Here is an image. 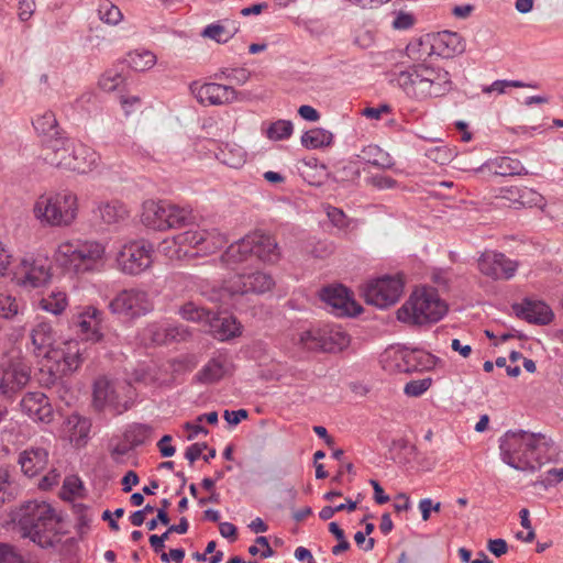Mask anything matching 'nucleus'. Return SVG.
Listing matches in <instances>:
<instances>
[{
  "label": "nucleus",
  "mask_w": 563,
  "mask_h": 563,
  "mask_svg": "<svg viewBox=\"0 0 563 563\" xmlns=\"http://www.w3.org/2000/svg\"><path fill=\"white\" fill-rule=\"evenodd\" d=\"M551 443L542 433L507 431L499 439L500 457L518 471L536 472L551 460Z\"/></svg>",
  "instance_id": "f257e3e1"
},
{
  "label": "nucleus",
  "mask_w": 563,
  "mask_h": 563,
  "mask_svg": "<svg viewBox=\"0 0 563 563\" xmlns=\"http://www.w3.org/2000/svg\"><path fill=\"white\" fill-rule=\"evenodd\" d=\"M390 82L396 84L409 99L420 102L443 97L452 89L451 75L448 70L424 63L412 64L404 70L394 71Z\"/></svg>",
  "instance_id": "f03ea898"
},
{
  "label": "nucleus",
  "mask_w": 563,
  "mask_h": 563,
  "mask_svg": "<svg viewBox=\"0 0 563 563\" xmlns=\"http://www.w3.org/2000/svg\"><path fill=\"white\" fill-rule=\"evenodd\" d=\"M22 536L42 548L52 547L58 530L59 519L46 501H27L13 516Z\"/></svg>",
  "instance_id": "7ed1b4c3"
},
{
  "label": "nucleus",
  "mask_w": 563,
  "mask_h": 563,
  "mask_svg": "<svg viewBox=\"0 0 563 563\" xmlns=\"http://www.w3.org/2000/svg\"><path fill=\"white\" fill-rule=\"evenodd\" d=\"M141 382V374L134 371L131 378L112 379L106 375L95 379L92 385V406L97 411L121 415L128 411L137 396L135 384Z\"/></svg>",
  "instance_id": "20e7f679"
},
{
  "label": "nucleus",
  "mask_w": 563,
  "mask_h": 563,
  "mask_svg": "<svg viewBox=\"0 0 563 563\" xmlns=\"http://www.w3.org/2000/svg\"><path fill=\"white\" fill-rule=\"evenodd\" d=\"M106 247L95 240L73 239L58 244L54 258L65 271L79 275L98 272L104 264Z\"/></svg>",
  "instance_id": "39448f33"
},
{
  "label": "nucleus",
  "mask_w": 563,
  "mask_h": 563,
  "mask_svg": "<svg viewBox=\"0 0 563 563\" xmlns=\"http://www.w3.org/2000/svg\"><path fill=\"white\" fill-rule=\"evenodd\" d=\"M78 199L70 190L41 194L33 205V216L42 227H69L77 218Z\"/></svg>",
  "instance_id": "423d86ee"
},
{
  "label": "nucleus",
  "mask_w": 563,
  "mask_h": 563,
  "mask_svg": "<svg viewBox=\"0 0 563 563\" xmlns=\"http://www.w3.org/2000/svg\"><path fill=\"white\" fill-rule=\"evenodd\" d=\"M448 312V305L440 299L433 288H423L415 290L408 300L398 309L397 318L399 321L423 325L437 323Z\"/></svg>",
  "instance_id": "0eeeda50"
},
{
  "label": "nucleus",
  "mask_w": 563,
  "mask_h": 563,
  "mask_svg": "<svg viewBox=\"0 0 563 563\" xmlns=\"http://www.w3.org/2000/svg\"><path fill=\"white\" fill-rule=\"evenodd\" d=\"M274 284L273 277L265 272L255 271L252 273H242L224 282V285L220 289H213L209 299L212 301H222L224 298L234 295H260L269 291Z\"/></svg>",
  "instance_id": "6e6552de"
},
{
  "label": "nucleus",
  "mask_w": 563,
  "mask_h": 563,
  "mask_svg": "<svg viewBox=\"0 0 563 563\" xmlns=\"http://www.w3.org/2000/svg\"><path fill=\"white\" fill-rule=\"evenodd\" d=\"M190 220V212L167 201L148 200L143 202V225L165 231L181 228Z\"/></svg>",
  "instance_id": "1a4fd4ad"
},
{
  "label": "nucleus",
  "mask_w": 563,
  "mask_h": 563,
  "mask_svg": "<svg viewBox=\"0 0 563 563\" xmlns=\"http://www.w3.org/2000/svg\"><path fill=\"white\" fill-rule=\"evenodd\" d=\"M404 292V280L400 277L384 276L368 283L363 296L368 305L386 308L395 305Z\"/></svg>",
  "instance_id": "9d476101"
},
{
  "label": "nucleus",
  "mask_w": 563,
  "mask_h": 563,
  "mask_svg": "<svg viewBox=\"0 0 563 563\" xmlns=\"http://www.w3.org/2000/svg\"><path fill=\"white\" fill-rule=\"evenodd\" d=\"M18 285L25 288H38L51 278V267L47 258L27 254L23 256L13 271Z\"/></svg>",
  "instance_id": "9b49d317"
},
{
  "label": "nucleus",
  "mask_w": 563,
  "mask_h": 563,
  "mask_svg": "<svg viewBox=\"0 0 563 563\" xmlns=\"http://www.w3.org/2000/svg\"><path fill=\"white\" fill-rule=\"evenodd\" d=\"M31 367L22 360H9L0 368V394L11 400L26 387Z\"/></svg>",
  "instance_id": "f8f14e48"
},
{
  "label": "nucleus",
  "mask_w": 563,
  "mask_h": 563,
  "mask_svg": "<svg viewBox=\"0 0 563 563\" xmlns=\"http://www.w3.org/2000/svg\"><path fill=\"white\" fill-rule=\"evenodd\" d=\"M47 162L56 167L65 168L78 174L91 172L99 162V155L96 151L85 144L73 143V147L66 155L60 157H48Z\"/></svg>",
  "instance_id": "ddd939ff"
},
{
  "label": "nucleus",
  "mask_w": 563,
  "mask_h": 563,
  "mask_svg": "<svg viewBox=\"0 0 563 563\" xmlns=\"http://www.w3.org/2000/svg\"><path fill=\"white\" fill-rule=\"evenodd\" d=\"M479 272L494 280H508L518 269V263L507 257L504 253L485 251L478 257Z\"/></svg>",
  "instance_id": "4468645a"
},
{
  "label": "nucleus",
  "mask_w": 563,
  "mask_h": 563,
  "mask_svg": "<svg viewBox=\"0 0 563 563\" xmlns=\"http://www.w3.org/2000/svg\"><path fill=\"white\" fill-rule=\"evenodd\" d=\"M70 323L81 340L96 343L103 338L102 312L92 306H87L76 312Z\"/></svg>",
  "instance_id": "2eb2a0df"
},
{
  "label": "nucleus",
  "mask_w": 563,
  "mask_h": 563,
  "mask_svg": "<svg viewBox=\"0 0 563 563\" xmlns=\"http://www.w3.org/2000/svg\"><path fill=\"white\" fill-rule=\"evenodd\" d=\"M320 299L330 306L332 312L339 317L356 316L362 311L361 306L343 285L323 287L320 291Z\"/></svg>",
  "instance_id": "dca6fc26"
},
{
  "label": "nucleus",
  "mask_w": 563,
  "mask_h": 563,
  "mask_svg": "<svg viewBox=\"0 0 563 563\" xmlns=\"http://www.w3.org/2000/svg\"><path fill=\"white\" fill-rule=\"evenodd\" d=\"M23 415L35 423L48 424L54 420V409L49 398L42 391H27L20 400Z\"/></svg>",
  "instance_id": "f3484780"
},
{
  "label": "nucleus",
  "mask_w": 563,
  "mask_h": 563,
  "mask_svg": "<svg viewBox=\"0 0 563 563\" xmlns=\"http://www.w3.org/2000/svg\"><path fill=\"white\" fill-rule=\"evenodd\" d=\"M191 92L201 104L221 106L232 103L239 100V92L231 86L217 82H207L198 85L194 82L190 86Z\"/></svg>",
  "instance_id": "a211bd4d"
},
{
  "label": "nucleus",
  "mask_w": 563,
  "mask_h": 563,
  "mask_svg": "<svg viewBox=\"0 0 563 563\" xmlns=\"http://www.w3.org/2000/svg\"><path fill=\"white\" fill-rule=\"evenodd\" d=\"M179 244H187L205 253H212L221 249L227 240L217 230H190L177 236Z\"/></svg>",
  "instance_id": "6ab92c4d"
},
{
  "label": "nucleus",
  "mask_w": 563,
  "mask_h": 563,
  "mask_svg": "<svg viewBox=\"0 0 563 563\" xmlns=\"http://www.w3.org/2000/svg\"><path fill=\"white\" fill-rule=\"evenodd\" d=\"M109 308L123 322H131L141 314V292L137 289H125L113 298Z\"/></svg>",
  "instance_id": "aec40b11"
},
{
  "label": "nucleus",
  "mask_w": 563,
  "mask_h": 563,
  "mask_svg": "<svg viewBox=\"0 0 563 563\" xmlns=\"http://www.w3.org/2000/svg\"><path fill=\"white\" fill-rule=\"evenodd\" d=\"M141 58L140 53H131L129 56L115 65L113 68L108 69L103 73L99 79V87L106 91L111 92L118 89L121 85L126 86V75L124 74L125 68H130L135 75H137V60Z\"/></svg>",
  "instance_id": "412c9836"
},
{
  "label": "nucleus",
  "mask_w": 563,
  "mask_h": 563,
  "mask_svg": "<svg viewBox=\"0 0 563 563\" xmlns=\"http://www.w3.org/2000/svg\"><path fill=\"white\" fill-rule=\"evenodd\" d=\"M515 314L529 323L548 324L553 319L550 307L540 300L525 298L520 303L511 306Z\"/></svg>",
  "instance_id": "4be33fe9"
},
{
  "label": "nucleus",
  "mask_w": 563,
  "mask_h": 563,
  "mask_svg": "<svg viewBox=\"0 0 563 563\" xmlns=\"http://www.w3.org/2000/svg\"><path fill=\"white\" fill-rule=\"evenodd\" d=\"M254 240V244L251 245L253 256L257 257L262 262L276 263L280 258V249L276 239L264 231L256 230L247 234V240L251 242Z\"/></svg>",
  "instance_id": "5701e85b"
},
{
  "label": "nucleus",
  "mask_w": 563,
  "mask_h": 563,
  "mask_svg": "<svg viewBox=\"0 0 563 563\" xmlns=\"http://www.w3.org/2000/svg\"><path fill=\"white\" fill-rule=\"evenodd\" d=\"M33 353L37 357L49 360L56 347L55 333L49 322L38 321L30 333Z\"/></svg>",
  "instance_id": "b1692460"
},
{
  "label": "nucleus",
  "mask_w": 563,
  "mask_h": 563,
  "mask_svg": "<svg viewBox=\"0 0 563 563\" xmlns=\"http://www.w3.org/2000/svg\"><path fill=\"white\" fill-rule=\"evenodd\" d=\"M430 49L443 58H451L464 52V43L459 33L442 31L432 36Z\"/></svg>",
  "instance_id": "393cba45"
},
{
  "label": "nucleus",
  "mask_w": 563,
  "mask_h": 563,
  "mask_svg": "<svg viewBox=\"0 0 563 563\" xmlns=\"http://www.w3.org/2000/svg\"><path fill=\"white\" fill-rule=\"evenodd\" d=\"M120 271L128 275H137L141 272V242L130 240L125 242L117 255Z\"/></svg>",
  "instance_id": "a878e982"
},
{
  "label": "nucleus",
  "mask_w": 563,
  "mask_h": 563,
  "mask_svg": "<svg viewBox=\"0 0 563 563\" xmlns=\"http://www.w3.org/2000/svg\"><path fill=\"white\" fill-rule=\"evenodd\" d=\"M48 462V452L44 448H29L19 454L18 463L27 477L36 476Z\"/></svg>",
  "instance_id": "bb28decb"
},
{
  "label": "nucleus",
  "mask_w": 563,
  "mask_h": 563,
  "mask_svg": "<svg viewBox=\"0 0 563 563\" xmlns=\"http://www.w3.org/2000/svg\"><path fill=\"white\" fill-rule=\"evenodd\" d=\"M49 360L60 363L66 374L75 372L82 363V352L77 341H69L63 349H55Z\"/></svg>",
  "instance_id": "cd10ccee"
},
{
  "label": "nucleus",
  "mask_w": 563,
  "mask_h": 563,
  "mask_svg": "<svg viewBox=\"0 0 563 563\" xmlns=\"http://www.w3.org/2000/svg\"><path fill=\"white\" fill-rule=\"evenodd\" d=\"M402 363L398 367L406 373L428 369L433 365V356L420 350L401 349L398 351Z\"/></svg>",
  "instance_id": "c85d7f7f"
},
{
  "label": "nucleus",
  "mask_w": 563,
  "mask_h": 563,
  "mask_svg": "<svg viewBox=\"0 0 563 563\" xmlns=\"http://www.w3.org/2000/svg\"><path fill=\"white\" fill-rule=\"evenodd\" d=\"M91 423L87 418L78 413L69 415L63 424V432L69 441L79 446L86 442L90 431Z\"/></svg>",
  "instance_id": "c756f323"
},
{
  "label": "nucleus",
  "mask_w": 563,
  "mask_h": 563,
  "mask_svg": "<svg viewBox=\"0 0 563 563\" xmlns=\"http://www.w3.org/2000/svg\"><path fill=\"white\" fill-rule=\"evenodd\" d=\"M210 331L220 341H227L241 334V325L233 316L210 314Z\"/></svg>",
  "instance_id": "7c9ffc66"
},
{
  "label": "nucleus",
  "mask_w": 563,
  "mask_h": 563,
  "mask_svg": "<svg viewBox=\"0 0 563 563\" xmlns=\"http://www.w3.org/2000/svg\"><path fill=\"white\" fill-rule=\"evenodd\" d=\"M254 243L253 239L250 242L247 235H245L238 242L232 243L221 255L220 261L229 268H233L234 265L246 262L249 258L253 257L251 245Z\"/></svg>",
  "instance_id": "2f4dec72"
},
{
  "label": "nucleus",
  "mask_w": 563,
  "mask_h": 563,
  "mask_svg": "<svg viewBox=\"0 0 563 563\" xmlns=\"http://www.w3.org/2000/svg\"><path fill=\"white\" fill-rule=\"evenodd\" d=\"M322 331V352H340L350 344V335L338 325H324Z\"/></svg>",
  "instance_id": "473e14b6"
},
{
  "label": "nucleus",
  "mask_w": 563,
  "mask_h": 563,
  "mask_svg": "<svg viewBox=\"0 0 563 563\" xmlns=\"http://www.w3.org/2000/svg\"><path fill=\"white\" fill-rule=\"evenodd\" d=\"M95 216L106 224H117L126 218L128 210L119 200L101 201L95 210Z\"/></svg>",
  "instance_id": "72a5a7b5"
},
{
  "label": "nucleus",
  "mask_w": 563,
  "mask_h": 563,
  "mask_svg": "<svg viewBox=\"0 0 563 563\" xmlns=\"http://www.w3.org/2000/svg\"><path fill=\"white\" fill-rule=\"evenodd\" d=\"M228 373V362L224 357L211 358L198 373L197 379L202 384H213L223 378Z\"/></svg>",
  "instance_id": "f704fd0d"
},
{
  "label": "nucleus",
  "mask_w": 563,
  "mask_h": 563,
  "mask_svg": "<svg viewBox=\"0 0 563 563\" xmlns=\"http://www.w3.org/2000/svg\"><path fill=\"white\" fill-rule=\"evenodd\" d=\"M66 375L60 367V363L54 360H47L40 368L37 380L42 387L53 388L63 385V376Z\"/></svg>",
  "instance_id": "c9c22d12"
},
{
  "label": "nucleus",
  "mask_w": 563,
  "mask_h": 563,
  "mask_svg": "<svg viewBox=\"0 0 563 563\" xmlns=\"http://www.w3.org/2000/svg\"><path fill=\"white\" fill-rule=\"evenodd\" d=\"M358 157L367 164L379 167L382 169L391 168L394 163L391 162L388 153L384 152L377 145L364 146Z\"/></svg>",
  "instance_id": "e433bc0d"
},
{
  "label": "nucleus",
  "mask_w": 563,
  "mask_h": 563,
  "mask_svg": "<svg viewBox=\"0 0 563 563\" xmlns=\"http://www.w3.org/2000/svg\"><path fill=\"white\" fill-rule=\"evenodd\" d=\"M42 142L45 147L51 151L45 155L46 162L48 157H60L62 155H66L70 151V147H73L74 143L62 132V130H59L58 135H48L43 139Z\"/></svg>",
  "instance_id": "4c0bfd02"
},
{
  "label": "nucleus",
  "mask_w": 563,
  "mask_h": 563,
  "mask_svg": "<svg viewBox=\"0 0 563 563\" xmlns=\"http://www.w3.org/2000/svg\"><path fill=\"white\" fill-rule=\"evenodd\" d=\"M333 135L330 131L314 128L305 132L301 136V143L306 148H320L332 143Z\"/></svg>",
  "instance_id": "58836bf2"
},
{
  "label": "nucleus",
  "mask_w": 563,
  "mask_h": 563,
  "mask_svg": "<svg viewBox=\"0 0 563 563\" xmlns=\"http://www.w3.org/2000/svg\"><path fill=\"white\" fill-rule=\"evenodd\" d=\"M32 123L42 140L48 135L59 134L60 129L52 111H46L44 114L36 117Z\"/></svg>",
  "instance_id": "ea45409f"
},
{
  "label": "nucleus",
  "mask_w": 563,
  "mask_h": 563,
  "mask_svg": "<svg viewBox=\"0 0 563 563\" xmlns=\"http://www.w3.org/2000/svg\"><path fill=\"white\" fill-rule=\"evenodd\" d=\"M38 306L44 311L58 316L65 310L67 306V298L64 292H52L47 297L42 298Z\"/></svg>",
  "instance_id": "a19ab883"
},
{
  "label": "nucleus",
  "mask_w": 563,
  "mask_h": 563,
  "mask_svg": "<svg viewBox=\"0 0 563 563\" xmlns=\"http://www.w3.org/2000/svg\"><path fill=\"white\" fill-rule=\"evenodd\" d=\"M236 31H238V29L235 26H233L232 29H229L223 24L213 23V24L207 25L203 29L201 35L203 37L214 40L217 43H225L231 37H233V35L235 34Z\"/></svg>",
  "instance_id": "79ce46f5"
},
{
  "label": "nucleus",
  "mask_w": 563,
  "mask_h": 563,
  "mask_svg": "<svg viewBox=\"0 0 563 563\" xmlns=\"http://www.w3.org/2000/svg\"><path fill=\"white\" fill-rule=\"evenodd\" d=\"M294 125L289 120H277L273 122L266 130L267 139L272 141L287 140L291 136Z\"/></svg>",
  "instance_id": "37998d69"
},
{
  "label": "nucleus",
  "mask_w": 563,
  "mask_h": 563,
  "mask_svg": "<svg viewBox=\"0 0 563 563\" xmlns=\"http://www.w3.org/2000/svg\"><path fill=\"white\" fill-rule=\"evenodd\" d=\"M179 314L183 319L192 322H201L210 320L211 312L205 308L198 307L196 303L189 301L179 308Z\"/></svg>",
  "instance_id": "c03bdc74"
},
{
  "label": "nucleus",
  "mask_w": 563,
  "mask_h": 563,
  "mask_svg": "<svg viewBox=\"0 0 563 563\" xmlns=\"http://www.w3.org/2000/svg\"><path fill=\"white\" fill-rule=\"evenodd\" d=\"M323 339L322 328H312L300 334V343L309 351H322Z\"/></svg>",
  "instance_id": "a18cd8bd"
},
{
  "label": "nucleus",
  "mask_w": 563,
  "mask_h": 563,
  "mask_svg": "<svg viewBox=\"0 0 563 563\" xmlns=\"http://www.w3.org/2000/svg\"><path fill=\"white\" fill-rule=\"evenodd\" d=\"M98 15L104 23L115 25L122 19L120 9L108 0H103L99 3Z\"/></svg>",
  "instance_id": "49530a36"
},
{
  "label": "nucleus",
  "mask_w": 563,
  "mask_h": 563,
  "mask_svg": "<svg viewBox=\"0 0 563 563\" xmlns=\"http://www.w3.org/2000/svg\"><path fill=\"white\" fill-rule=\"evenodd\" d=\"M21 312V303L16 298L0 294V319L11 320Z\"/></svg>",
  "instance_id": "de8ad7c7"
},
{
  "label": "nucleus",
  "mask_w": 563,
  "mask_h": 563,
  "mask_svg": "<svg viewBox=\"0 0 563 563\" xmlns=\"http://www.w3.org/2000/svg\"><path fill=\"white\" fill-rule=\"evenodd\" d=\"M108 42L106 37V29L101 25L91 26L88 34L84 38L85 46L91 48H100L103 43Z\"/></svg>",
  "instance_id": "09e8293b"
},
{
  "label": "nucleus",
  "mask_w": 563,
  "mask_h": 563,
  "mask_svg": "<svg viewBox=\"0 0 563 563\" xmlns=\"http://www.w3.org/2000/svg\"><path fill=\"white\" fill-rule=\"evenodd\" d=\"M514 87V88H523V87H530V88H537L536 85L531 84H525L520 80H496L490 86H486L483 88L484 93H490L493 91H497L498 93H504L506 91V88Z\"/></svg>",
  "instance_id": "8fccbe9b"
},
{
  "label": "nucleus",
  "mask_w": 563,
  "mask_h": 563,
  "mask_svg": "<svg viewBox=\"0 0 563 563\" xmlns=\"http://www.w3.org/2000/svg\"><path fill=\"white\" fill-rule=\"evenodd\" d=\"M431 384V378L410 380L405 385L404 391L407 396L419 397L430 388Z\"/></svg>",
  "instance_id": "3c124183"
},
{
  "label": "nucleus",
  "mask_w": 563,
  "mask_h": 563,
  "mask_svg": "<svg viewBox=\"0 0 563 563\" xmlns=\"http://www.w3.org/2000/svg\"><path fill=\"white\" fill-rule=\"evenodd\" d=\"M167 335H169L170 343L173 342H185L191 336V332L188 327L183 324L168 325Z\"/></svg>",
  "instance_id": "603ef678"
},
{
  "label": "nucleus",
  "mask_w": 563,
  "mask_h": 563,
  "mask_svg": "<svg viewBox=\"0 0 563 563\" xmlns=\"http://www.w3.org/2000/svg\"><path fill=\"white\" fill-rule=\"evenodd\" d=\"M0 563H26L13 547L0 543Z\"/></svg>",
  "instance_id": "864d4df0"
},
{
  "label": "nucleus",
  "mask_w": 563,
  "mask_h": 563,
  "mask_svg": "<svg viewBox=\"0 0 563 563\" xmlns=\"http://www.w3.org/2000/svg\"><path fill=\"white\" fill-rule=\"evenodd\" d=\"M367 183L379 190L391 189L397 186L396 179L383 175L372 176L367 179Z\"/></svg>",
  "instance_id": "5fc2aeb1"
},
{
  "label": "nucleus",
  "mask_w": 563,
  "mask_h": 563,
  "mask_svg": "<svg viewBox=\"0 0 563 563\" xmlns=\"http://www.w3.org/2000/svg\"><path fill=\"white\" fill-rule=\"evenodd\" d=\"M10 487L11 481L9 470L0 467V505L3 504L11 495Z\"/></svg>",
  "instance_id": "6e6d98bb"
},
{
  "label": "nucleus",
  "mask_w": 563,
  "mask_h": 563,
  "mask_svg": "<svg viewBox=\"0 0 563 563\" xmlns=\"http://www.w3.org/2000/svg\"><path fill=\"white\" fill-rule=\"evenodd\" d=\"M35 11L34 0H19V19L22 22L29 21Z\"/></svg>",
  "instance_id": "4d7b16f0"
},
{
  "label": "nucleus",
  "mask_w": 563,
  "mask_h": 563,
  "mask_svg": "<svg viewBox=\"0 0 563 563\" xmlns=\"http://www.w3.org/2000/svg\"><path fill=\"white\" fill-rule=\"evenodd\" d=\"M124 437L130 445L128 446L125 443L120 444L114 449L113 453L125 454L129 450L136 448L141 443V440L137 439V434L134 433V431H128Z\"/></svg>",
  "instance_id": "13d9d810"
},
{
  "label": "nucleus",
  "mask_w": 563,
  "mask_h": 563,
  "mask_svg": "<svg viewBox=\"0 0 563 563\" xmlns=\"http://www.w3.org/2000/svg\"><path fill=\"white\" fill-rule=\"evenodd\" d=\"M227 79L230 81L243 85L249 80L250 73L244 68H236L227 71H222Z\"/></svg>",
  "instance_id": "bf43d9fd"
},
{
  "label": "nucleus",
  "mask_w": 563,
  "mask_h": 563,
  "mask_svg": "<svg viewBox=\"0 0 563 563\" xmlns=\"http://www.w3.org/2000/svg\"><path fill=\"white\" fill-rule=\"evenodd\" d=\"M151 333V340L155 344H169V335H167V327L166 328H156L152 327L148 329Z\"/></svg>",
  "instance_id": "052dcab7"
},
{
  "label": "nucleus",
  "mask_w": 563,
  "mask_h": 563,
  "mask_svg": "<svg viewBox=\"0 0 563 563\" xmlns=\"http://www.w3.org/2000/svg\"><path fill=\"white\" fill-rule=\"evenodd\" d=\"M563 481V467L562 468H551L548 471V476L545 479L539 482L544 488L549 486H553Z\"/></svg>",
  "instance_id": "680f3d73"
},
{
  "label": "nucleus",
  "mask_w": 563,
  "mask_h": 563,
  "mask_svg": "<svg viewBox=\"0 0 563 563\" xmlns=\"http://www.w3.org/2000/svg\"><path fill=\"white\" fill-rule=\"evenodd\" d=\"M120 98H121V106L126 115H130L132 112H134L141 102L140 98L137 96L121 95Z\"/></svg>",
  "instance_id": "e2e57ef3"
},
{
  "label": "nucleus",
  "mask_w": 563,
  "mask_h": 563,
  "mask_svg": "<svg viewBox=\"0 0 563 563\" xmlns=\"http://www.w3.org/2000/svg\"><path fill=\"white\" fill-rule=\"evenodd\" d=\"M173 438L169 434L164 435L158 442L157 448L159 450V453L164 457H169L175 454V446L170 444Z\"/></svg>",
  "instance_id": "0e129e2a"
},
{
  "label": "nucleus",
  "mask_w": 563,
  "mask_h": 563,
  "mask_svg": "<svg viewBox=\"0 0 563 563\" xmlns=\"http://www.w3.org/2000/svg\"><path fill=\"white\" fill-rule=\"evenodd\" d=\"M249 417V412L245 409H239V410H225L223 413V418L229 424H238L241 422L242 419H246Z\"/></svg>",
  "instance_id": "69168bd1"
},
{
  "label": "nucleus",
  "mask_w": 563,
  "mask_h": 563,
  "mask_svg": "<svg viewBox=\"0 0 563 563\" xmlns=\"http://www.w3.org/2000/svg\"><path fill=\"white\" fill-rule=\"evenodd\" d=\"M413 16L409 13L400 12L394 20L393 26L397 30H407L413 25Z\"/></svg>",
  "instance_id": "338daca9"
},
{
  "label": "nucleus",
  "mask_w": 563,
  "mask_h": 563,
  "mask_svg": "<svg viewBox=\"0 0 563 563\" xmlns=\"http://www.w3.org/2000/svg\"><path fill=\"white\" fill-rule=\"evenodd\" d=\"M327 214L330 219V221L339 228H342L345 225V214L344 212L335 207H329Z\"/></svg>",
  "instance_id": "774afa93"
}]
</instances>
